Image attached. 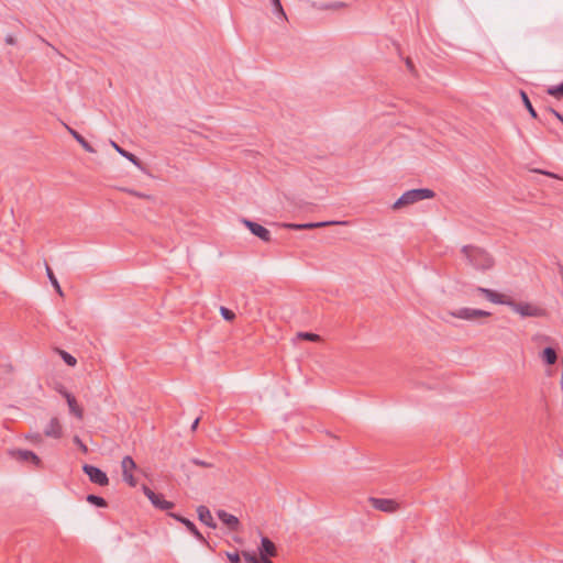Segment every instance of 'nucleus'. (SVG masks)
<instances>
[{"instance_id":"obj_1","label":"nucleus","mask_w":563,"mask_h":563,"mask_svg":"<svg viewBox=\"0 0 563 563\" xmlns=\"http://www.w3.org/2000/svg\"><path fill=\"white\" fill-rule=\"evenodd\" d=\"M462 253L465 255L468 263L476 269L486 271L492 268L494 265L493 257L481 247L464 245L462 247Z\"/></svg>"},{"instance_id":"obj_2","label":"nucleus","mask_w":563,"mask_h":563,"mask_svg":"<svg viewBox=\"0 0 563 563\" xmlns=\"http://www.w3.org/2000/svg\"><path fill=\"white\" fill-rule=\"evenodd\" d=\"M434 191L428 188L411 189L404 192L393 205V209L398 210L406 206L413 205L424 199H432Z\"/></svg>"},{"instance_id":"obj_3","label":"nucleus","mask_w":563,"mask_h":563,"mask_svg":"<svg viewBox=\"0 0 563 563\" xmlns=\"http://www.w3.org/2000/svg\"><path fill=\"white\" fill-rule=\"evenodd\" d=\"M507 306L511 308L512 311L519 313L521 317H543L545 314V310L541 307L534 306L529 302H517L512 298L507 300Z\"/></svg>"},{"instance_id":"obj_4","label":"nucleus","mask_w":563,"mask_h":563,"mask_svg":"<svg viewBox=\"0 0 563 563\" xmlns=\"http://www.w3.org/2000/svg\"><path fill=\"white\" fill-rule=\"evenodd\" d=\"M8 454L10 455V457L21 463H31L36 467H40L42 464L41 459L33 451L30 450L13 449L9 450Z\"/></svg>"},{"instance_id":"obj_5","label":"nucleus","mask_w":563,"mask_h":563,"mask_svg":"<svg viewBox=\"0 0 563 563\" xmlns=\"http://www.w3.org/2000/svg\"><path fill=\"white\" fill-rule=\"evenodd\" d=\"M84 473L89 477V481L99 486H107L109 484L108 475L97 466L84 464Z\"/></svg>"},{"instance_id":"obj_6","label":"nucleus","mask_w":563,"mask_h":563,"mask_svg":"<svg viewBox=\"0 0 563 563\" xmlns=\"http://www.w3.org/2000/svg\"><path fill=\"white\" fill-rule=\"evenodd\" d=\"M371 506L379 511L393 514L399 509V504L395 499L369 497Z\"/></svg>"},{"instance_id":"obj_7","label":"nucleus","mask_w":563,"mask_h":563,"mask_svg":"<svg viewBox=\"0 0 563 563\" xmlns=\"http://www.w3.org/2000/svg\"><path fill=\"white\" fill-rule=\"evenodd\" d=\"M143 492L145 496L151 500L153 506L157 509L169 510L175 506L173 501L166 500L162 494H156L147 486H143Z\"/></svg>"},{"instance_id":"obj_8","label":"nucleus","mask_w":563,"mask_h":563,"mask_svg":"<svg viewBox=\"0 0 563 563\" xmlns=\"http://www.w3.org/2000/svg\"><path fill=\"white\" fill-rule=\"evenodd\" d=\"M121 468L123 481L126 482L131 487H135L137 482L132 472L136 468V464L130 455H126L122 459Z\"/></svg>"},{"instance_id":"obj_9","label":"nucleus","mask_w":563,"mask_h":563,"mask_svg":"<svg viewBox=\"0 0 563 563\" xmlns=\"http://www.w3.org/2000/svg\"><path fill=\"white\" fill-rule=\"evenodd\" d=\"M451 316L464 320H474L481 317H489L490 312L474 308H461L451 312Z\"/></svg>"},{"instance_id":"obj_10","label":"nucleus","mask_w":563,"mask_h":563,"mask_svg":"<svg viewBox=\"0 0 563 563\" xmlns=\"http://www.w3.org/2000/svg\"><path fill=\"white\" fill-rule=\"evenodd\" d=\"M169 517L174 518L175 520H177L178 522L183 523L187 529L188 531L200 542L205 543V544H208V541L206 540V538L200 533V531L197 529L196 525L183 517L181 515L179 514H175V512H169L168 514Z\"/></svg>"},{"instance_id":"obj_11","label":"nucleus","mask_w":563,"mask_h":563,"mask_svg":"<svg viewBox=\"0 0 563 563\" xmlns=\"http://www.w3.org/2000/svg\"><path fill=\"white\" fill-rule=\"evenodd\" d=\"M258 554L261 560L275 558L277 555V547L269 538L262 537Z\"/></svg>"},{"instance_id":"obj_12","label":"nucleus","mask_w":563,"mask_h":563,"mask_svg":"<svg viewBox=\"0 0 563 563\" xmlns=\"http://www.w3.org/2000/svg\"><path fill=\"white\" fill-rule=\"evenodd\" d=\"M243 223L255 236L260 238L262 241H271V232L265 227L247 219H244Z\"/></svg>"},{"instance_id":"obj_13","label":"nucleus","mask_w":563,"mask_h":563,"mask_svg":"<svg viewBox=\"0 0 563 563\" xmlns=\"http://www.w3.org/2000/svg\"><path fill=\"white\" fill-rule=\"evenodd\" d=\"M476 291L478 294L484 295L485 298L487 300H489L490 302L497 303V305H506L507 306V300L510 299V297H508L506 295L499 294L493 289H488V288H484V287H477Z\"/></svg>"},{"instance_id":"obj_14","label":"nucleus","mask_w":563,"mask_h":563,"mask_svg":"<svg viewBox=\"0 0 563 563\" xmlns=\"http://www.w3.org/2000/svg\"><path fill=\"white\" fill-rule=\"evenodd\" d=\"M341 223L342 222H338V221H323V222H309V223H289L286 227L291 230H295V231H300V230H311V229H316V228H324L328 225L341 224Z\"/></svg>"},{"instance_id":"obj_15","label":"nucleus","mask_w":563,"mask_h":563,"mask_svg":"<svg viewBox=\"0 0 563 563\" xmlns=\"http://www.w3.org/2000/svg\"><path fill=\"white\" fill-rule=\"evenodd\" d=\"M44 435L53 439H60L63 435V428L58 418L54 417L49 420L44 429Z\"/></svg>"},{"instance_id":"obj_16","label":"nucleus","mask_w":563,"mask_h":563,"mask_svg":"<svg viewBox=\"0 0 563 563\" xmlns=\"http://www.w3.org/2000/svg\"><path fill=\"white\" fill-rule=\"evenodd\" d=\"M218 518L231 530V531H238L240 528V520L234 515H231L227 512L225 510H218L217 511Z\"/></svg>"},{"instance_id":"obj_17","label":"nucleus","mask_w":563,"mask_h":563,"mask_svg":"<svg viewBox=\"0 0 563 563\" xmlns=\"http://www.w3.org/2000/svg\"><path fill=\"white\" fill-rule=\"evenodd\" d=\"M197 514H198V519L202 523H205L206 526L213 528V529L217 527V523L214 522L212 515L207 506H203V505L199 506L197 508Z\"/></svg>"},{"instance_id":"obj_18","label":"nucleus","mask_w":563,"mask_h":563,"mask_svg":"<svg viewBox=\"0 0 563 563\" xmlns=\"http://www.w3.org/2000/svg\"><path fill=\"white\" fill-rule=\"evenodd\" d=\"M63 396L66 398L67 400V404H68V407H69V411L70 413H73L75 417H77L78 419H82V416H84V411L82 409L79 407V405L77 404V400L76 398L68 391H64L63 393Z\"/></svg>"},{"instance_id":"obj_19","label":"nucleus","mask_w":563,"mask_h":563,"mask_svg":"<svg viewBox=\"0 0 563 563\" xmlns=\"http://www.w3.org/2000/svg\"><path fill=\"white\" fill-rule=\"evenodd\" d=\"M111 145L114 147V150L120 154L122 155L123 157H125L126 159H129L131 163H133L136 167H139L140 169L143 168V164L141 162V159L135 156L134 154L125 151L124 148H122L121 146H119L115 142L111 141Z\"/></svg>"},{"instance_id":"obj_20","label":"nucleus","mask_w":563,"mask_h":563,"mask_svg":"<svg viewBox=\"0 0 563 563\" xmlns=\"http://www.w3.org/2000/svg\"><path fill=\"white\" fill-rule=\"evenodd\" d=\"M541 358L545 364L553 365L558 361V353L553 347L548 346L542 351Z\"/></svg>"},{"instance_id":"obj_21","label":"nucleus","mask_w":563,"mask_h":563,"mask_svg":"<svg viewBox=\"0 0 563 563\" xmlns=\"http://www.w3.org/2000/svg\"><path fill=\"white\" fill-rule=\"evenodd\" d=\"M68 132L71 136L89 153H95V148L86 141V139L79 134L76 130L67 126Z\"/></svg>"},{"instance_id":"obj_22","label":"nucleus","mask_w":563,"mask_h":563,"mask_svg":"<svg viewBox=\"0 0 563 563\" xmlns=\"http://www.w3.org/2000/svg\"><path fill=\"white\" fill-rule=\"evenodd\" d=\"M274 14L283 21H287V14L282 5L280 0H271Z\"/></svg>"},{"instance_id":"obj_23","label":"nucleus","mask_w":563,"mask_h":563,"mask_svg":"<svg viewBox=\"0 0 563 563\" xmlns=\"http://www.w3.org/2000/svg\"><path fill=\"white\" fill-rule=\"evenodd\" d=\"M520 97H521L525 108L528 110L530 115L533 119H538V113H537L536 109L533 108L528 95L523 90H520Z\"/></svg>"},{"instance_id":"obj_24","label":"nucleus","mask_w":563,"mask_h":563,"mask_svg":"<svg viewBox=\"0 0 563 563\" xmlns=\"http://www.w3.org/2000/svg\"><path fill=\"white\" fill-rule=\"evenodd\" d=\"M46 274H47V277L52 284V286L54 287V289L56 290V292L59 295V296H64V292L62 290V287L56 278V276L54 275L52 268L46 264Z\"/></svg>"},{"instance_id":"obj_25","label":"nucleus","mask_w":563,"mask_h":563,"mask_svg":"<svg viewBox=\"0 0 563 563\" xmlns=\"http://www.w3.org/2000/svg\"><path fill=\"white\" fill-rule=\"evenodd\" d=\"M86 500L93 505V506H97L99 508H106L108 506V503L104 498L100 497V496H97V495H93V494H89L87 497H86Z\"/></svg>"},{"instance_id":"obj_26","label":"nucleus","mask_w":563,"mask_h":563,"mask_svg":"<svg viewBox=\"0 0 563 563\" xmlns=\"http://www.w3.org/2000/svg\"><path fill=\"white\" fill-rule=\"evenodd\" d=\"M313 7L318 10H339L345 8L346 4L344 2H330V3H320L313 4Z\"/></svg>"},{"instance_id":"obj_27","label":"nucleus","mask_w":563,"mask_h":563,"mask_svg":"<svg viewBox=\"0 0 563 563\" xmlns=\"http://www.w3.org/2000/svg\"><path fill=\"white\" fill-rule=\"evenodd\" d=\"M547 93L556 98L562 99L563 98V82L558 86H551L547 89Z\"/></svg>"},{"instance_id":"obj_28","label":"nucleus","mask_w":563,"mask_h":563,"mask_svg":"<svg viewBox=\"0 0 563 563\" xmlns=\"http://www.w3.org/2000/svg\"><path fill=\"white\" fill-rule=\"evenodd\" d=\"M189 463L194 464L196 466L205 467V468H212V467H214V463L213 462L207 461V460H201V459H198V457L190 459Z\"/></svg>"},{"instance_id":"obj_29","label":"nucleus","mask_w":563,"mask_h":563,"mask_svg":"<svg viewBox=\"0 0 563 563\" xmlns=\"http://www.w3.org/2000/svg\"><path fill=\"white\" fill-rule=\"evenodd\" d=\"M242 556L244 558L246 563H262L261 556L257 558L255 554L249 551H243Z\"/></svg>"},{"instance_id":"obj_30","label":"nucleus","mask_w":563,"mask_h":563,"mask_svg":"<svg viewBox=\"0 0 563 563\" xmlns=\"http://www.w3.org/2000/svg\"><path fill=\"white\" fill-rule=\"evenodd\" d=\"M220 313L227 321H233L235 319V313L225 307H220Z\"/></svg>"},{"instance_id":"obj_31","label":"nucleus","mask_w":563,"mask_h":563,"mask_svg":"<svg viewBox=\"0 0 563 563\" xmlns=\"http://www.w3.org/2000/svg\"><path fill=\"white\" fill-rule=\"evenodd\" d=\"M60 356L64 360V362L69 366H75L77 364L76 357H74L73 355L65 351H60Z\"/></svg>"},{"instance_id":"obj_32","label":"nucleus","mask_w":563,"mask_h":563,"mask_svg":"<svg viewBox=\"0 0 563 563\" xmlns=\"http://www.w3.org/2000/svg\"><path fill=\"white\" fill-rule=\"evenodd\" d=\"M299 338L303 339V340H308V341H311V342H317L320 340V336L316 333H311V332H300L298 334Z\"/></svg>"},{"instance_id":"obj_33","label":"nucleus","mask_w":563,"mask_h":563,"mask_svg":"<svg viewBox=\"0 0 563 563\" xmlns=\"http://www.w3.org/2000/svg\"><path fill=\"white\" fill-rule=\"evenodd\" d=\"M225 555L231 563H241V555L238 551L225 552Z\"/></svg>"},{"instance_id":"obj_34","label":"nucleus","mask_w":563,"mask_h":563,"mask_svg":"<svg viewBox=\"0 0 563 563\" xmlns=\"http://www.w3.org/2000/svg\"><path fill=\"white\" fill-rule=\"evenodd\" d=\"M406 66H407V69L411 73V74H416V68H415V65H413V62L411 60V58L407 57L406 58Z\"/></svg>"},{"instance_id":"obj_35","label":"nucleus","mask_w":563,"mask_h":563,"mask_svg":"<svg viewBox=\"0 0 563 563\" xmlns=\"http://www.w3.org/2000/svg\"><path fill=\"white\" fill-rule=\"evenodd\" d=\"M549 111L563 124V114L553 108H550Z\"/></svg>"},{"instance_id":"obj_36","label":"nucleus","mask_w":563,"mask_h":563,"mask_svg":"<svg viewBox=\"0 0 563 563\" xmlns=\"http://www.w3.org/2000/svg\"><path fill=\"white\" fill-rule=\"evenodd\" d=\"M26 438L32 440V441H35V442H41L42 441V434H40V433L27 435Z\"/></svg>"},{"instance_id":"obj_37","label":"nucleus","mask_w":563,"mask_h":563,"mask_svg":"<svg viewBox=\"0 0 563 563\" xmlns=\"http://www.w3.org/2000/svg\"><path fill=\"white\" fill-rule=\"evenodd\" d=\"M5 43L9 44V45H13L15 44V38L13 35H7L5 37Z\"/></svg>"},{"instance_id":"obj_38","label":"nucleus","mask_w":563,"mask_h":563,"mask_svg":"<svg viewBox=\"0 0 563 563\" xmlns=\"http://www.w3.org/2000/svg\"><path fill=\"white\" fill-rule=\"evenodd\" d=\"M75 442L80 445L82 451H85V452L87 451V446L80 441V439L78 437H75Z\"/></svg>"},{"instance_id":"obj_39","label":"nucleus","mask_w":563,"mask_h":563,"mask_svg":"<svg viewBox=\"0 0 563 563\" xmlns=\"http://www.w3.org/2000/svg\"><path fill=\"white\" fill-rule=\"evenodd\" d=\"M199 421H200L199 417L195 419V421L191 424V431H196V429L198 428Z\"/></svg>"},{"instance_id":"obj_40","label":"nucleus","mask_w":563,"mask_h":563,"mask_svg":"<svg viewBox=\"0 0 563 563\" xmlns=\"http://www.w3.org/2000/svg\"><path fill=\"white\" fill-rule=\"evenodd\" d=\"M130 192L140 198H150L147 195H144V194H140V192H135V191H130Z\"/></svg>"},{"instance_id":"obj_41","label":"nucleus","mask_w":563,"mask_h":563,"mask_svg":"<svg viewBox=\"0 0 563 563\" xmlns=\"http://www.w3.org/2000/svg\"><path fill=\"white\" fill-rule=\"evenodd\" d=\"M543 174H545V175H548V176H550V177H554V178H556V177H558L556 175H554V174H552V173H548V172H544Z\"/></svg>"},{"instance_id":"obj_42","label":"nucleus","mask_w":563,"mask_h":563,"mask_svg":"<svg viewBox=\"0 0 563 563\" xmlns=\"http://www.w3.org/2000/svg\"><path fill=\"white\" fill-rule=\"evenodd\" d=\"M261 561H262V563H273V562L271 561V559H265V560H261Z\"/></svg>"}]
</instances>
